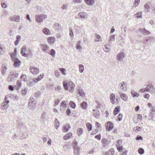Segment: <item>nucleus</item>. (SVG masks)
Listing matches in <instances>:
<instances>
[{
  "label": "nucleus",
  "instance_id": "1",
  "mask_svg": "<svg viewBox=\"0 0 155 155\" xmlns=\"http://www.w3.org/2000/svg\"><path fill=\"white\" fill-rule=\"evenodd\" d=\"M63 85L64 89L70 92H73L74 90L75 85L72 81H70L68 83L65 81H63Z\"/></svg>",
  "mask_w": 155,
  "mask_h": 155
},
{
  "label": "nucleus",
  "instance_id": "2",
  "mask_svg": "<svg viewBox=\"0 0 155 155\" xmlns=\"http://www.w3.org/2000/svg\"><path fill=\"white\" fill-rule=\"evenodd\" d=\"M18 75V74L15 71H11L8 77V79L10 82H12L15 80V78H17Z\"/></svg>",
  "mask_w": 155,
  "mask_h": 155
},
{
  "label": "nucleus",
  "instance_id": "3",
  "mask_svg": "<svg viewBox=\"0 0 155 155\" xmlns=\"http://www.w3.org/2000/svg\"><path fill=\"white\" fill-rule=\"evenodd\" d=\"M47 18V16L45 15H36V21L38 23H41Z\"/></svg>",
  "mask_w": 155,
  "mask_h": 155
},
{
  "label": "nucleus",
  "instance_id": "4",
  "mask_svg": "<svg viewBox=\"0 0 155 155\" xmlns=\"http://www.w3.org/2000/svg\"><path fill=\"white\" fill-rule=\"evenodd\" d=\"M119 92H125L127 90V84L124 81H123L118 85Z\"/></svg>",
  "mask_w": 155,
  "mask_h": 155
},
{
  "label": "nucleus",
  "instance_id": "5",
  "mask_svg": "<svg viewBox=\"0 0 155 155\" xmlns=\"http://www.w3.org/2000/svg\"><path fill=\"white\" fill-rule=\"evenodd\" d=\"M21 54L22 56L27 57L28 56V50L25 46H22L21 49Z\"/></svg>",
  "mask_w": 155,
  "mask_h": 155
},
{
  "label": "nucleus",
  "instance_id": "6",
  "mask_svg": "<svg viewBox=\"0 0 155 155\" xmlns=\"http://www.w3.org/2000/svg\"><path fill=\"white\" fill-rule=\"evenodd\" d=\"M146 90L147 92H153L154 94H155V88L152 84L147 85L146 87Z\"/></svg>",
  "mask_w": 155,
  "mask_h": 155
},
{
  "label": "nucleus",
  "instance_id": "7",
  "mask_svg": "<svg viewBox=\"0 0 155 155\" xmlns=\"http://www.w3.org/2000/svg\"><path fill=\"white\" fill-rule=\"evenodd\" d=\"M118 93L121 98L123 101H128V96L127 94L122 93L121 92H119Z\"/></svg>",
  "mask_w": 155,
  "mask_h": 155
},
{
  "label": "nucleus",
  "instance_id": "8",
  "mask_svg": "<svg viewBox=\"0 0 155 155\" xmlns=\"http://www.w3.org/2000/svg\"><path fill=\"white\" fill-rule=\"evenodd\" d=\"M41 49L44 53H48L50 50V48L48 45H40Z\"/></svg>",
  "mask_w": 155,
  "mask_h": 155
},
{
  "label": "nucleus",
  "instance_id": "9",
  "mask_svg": "<svg viewBox=\"0 0 155 155\" xmlns=\"http://www.w3.org/2000/svg\"><path fill=\"white\" fill-rule=\"evenodd\" d=\"M77 93L81 96L83 97L85 95V94L82 88L80 87H78L76 89Z\"/></svg>",
  "mask_w": 155,
  "mask_h": 155
},
{
  "label": "nucleus",
  "instance_id": "10",
  "mask_svg": "<svg viewBox=\"0 0 155 155\" xmlns=\"http://www.w3.org/2000/svg\"><path fill=\"white\" fill-rule=\"evenodd\" d=\"M29 69L31 72L33 74H37L39 72V70L37 68H35L34 66H31Z\"/></svg>",
  "mask_w": 155,
  "mask_h": 155
},
{
  "label": "nucleus",
  "instance_id": "11",
  "mask_svg": "<svg viewBox=\"0 0 155 155\" xmlns=\"http://www.w3.org/2000/svg\"><path fill=\"white\" fill-rule=\"evenodd\" d=\"M14 62L13 66L15 68H18L21 64V62L17 58L12 61Z\"/></svg>",
  "mask_w": 155,
  "mask_h": 155
},
{
  "label": "nucleus",
  "instance_id": "12",
  "mask_svg": "<svg viewBox=\"0 0 155 155\" xmlns=\"http://www.w3.org/2000/svg\"><path fill=\"white\" fill-rule=\"evenodd\" d=\"M124 55L125 53L123 52L119 53L117 56V60L119 61H122L123 58L124 57Z\"/></svg>",
  "mask_w": 155,
  "mask_h": 155
},
{
  "label": "nucleus",
  "instance_id": "13",
  "mask_svg": "<svg viewBox=\"0 0 155 155\" xmlns=\"http://www.w3.org/2000/svg\"><path fill=\"white\" fill-rule=\"evenodd\" d=\"M67 102V101H63L61 103V107L60 108L61 111H65L67 107V104L66 103Z\"/></svg>",
  "mask_w": 155,
  "mask_h": 155
},
{
  "label": "nucleus",
  "instance_id": "14",
  "mask_svg": "<svg viewBox=\"0 0 155 155\" xmlns=\"http://www.w3.org/2000/svg\"><path fill=\"white\" fill-rule=\"evenodd\" d=\"M20 19V17L18 15H14L10 17L9 18V19L10 21L16 22H19Z\"/></svg>",
  "mask_w": 155,
  "mask_h": 155
},
{
  "label": "nucleus",
  "instance_id": "15",
  "mask_svg": "<svg viewBox=\"0 0 155 155\" xmlns=\"http://www.w3.org/2000/svg\"><path fill=\"white\" fill-rule=\"evenodd\" d=\"M139 31H140L141 33L144 35H149L150 32L146 30L145 28H139Z\"/></svg>",
  "mask_w": 155,
  "mask_h": 155
},
{
  "label": "nucleus",
  "instance_id": "16",
  "mask_svg": "<svg viewBox=\"0 0 155 155\" xmlns=\"http://www.w3.org/2000/svg\"><path fill=\"white\" fill-rule=\"evenodd\" d=\"M9 102V101H6L5 102H2V110H4L7 109L8 107V104Z\"/></svg>",
  "mask_w": 155,
  "mask_h": 155
},
{
  "label": "nucleus",
  "instance_id": "17",
  "mask_svg": "<svg viewBox=\"0 0 155 155\" xmlns=\"http://www.w3.org/2000/svg\"><path fill=\"white\" fill-rule=\"evenodd\" d=\"M7 69L8 68L6 65L5 64L2 65V68L1 73L3 75L5 76L6 75V71Z\"/></svg>",
  "mask_w": 155,
  "mask_h": 155
},
{
  "label": "nucleus",
  "instance_id": "18",
  "mask_svg": "<svg viewBox=\"0 0 155 155\" xmlns=\"http://www.w3.org/2000/svg\"><path fill=\"white\" fill-rule=\"evenodd\" d=\"M73 148L74 149L75 155H79V151L80 150V147H78L77 145L76 147Z\"/></svg>",
  "mask_w": 155,
  "mask_h": 155
},
{
  "label": "nucleus",
  "instance_id": "19",
  "mask_svg": "<svg viewBox=\"0 0 155 155\" xmlns=\"http://www.w3.org/2000/svg\"><path fill=\"white\" fill-rule=\"evenodd\" d=\"M106 128L108 131H110L111 130L113 129V124L110 122H108L106 125Z\"/></svg>",
  "mask_w": 155,
  "mask_h": 155
},
{
  "label": "nucleus",
  "instance_id": "20",
  "mask_svg": "<svg viewBox=\"0 0 155 155\" xmlns=\"http://www.w3.org/2000/svg\"><path fill=\"white\" fill-rule=\"evenodd\" d=\"M43 74H41L39 75L36 78H34L33 79V81L35 82H38L41 80L43 78Z\"/></svg>",
  "mask_w": 155,
  "mask_h": 155
},
{
  "label": "nucleus",
  "instance_id": "21",
  "mask_svg": "<svg viewBox=\"0 0 155 155\" xmlns=\"http://www.w3.org/2000/svg\"><path fill=\"white\" fill-rule=\"evenodd\" d=\"M71 126L68 124H66L63 128V130L64 132H67L69 129L70 128Z\"/></svg>",
  "mask_w": 155,
  "mask_h": 155
},
{
  "label": "nucleus",
  "instance_id": "22",
  "mask_svg": "<svg viewBox=\"0 0 155 155\" xmlns=\"http://www.w3.org/2000/svg\"><path fill=\"white\" fill-rule=\"evenodd\" d=\"M78 15L82 18L87 19V14L84 12H79Z\"/></svg>",
  "mask_w": 155,
  "mask_h": 155
},
{
  "label": "nucleus",
  "instance_id": "23",
  "mask_svg": "<svg viewBox=\"0 0 155 155\" xmlns=\"http://www.w3.org/2000/svg\"><path fill=\"white\" fill-rule=\"evenodd\" d=\"M93 116L96 118H98L99 117V111L98 110L94 109L93 110Z\"/></svg>",
  "mask_w": 155,
  "mask_h": 155
},
{
  "label": "nucleus",
  "instance_id": "24",
  "mask_svg": "<svg viewBox=\"0 0 155 155\" xmlns=\"http://www.w3.org/2000/svg\"><path fill=\"white\" fill-rule=\"evenodd\" d=\"M101 142L104 147H105L107 146L108 141L105 138H103Z\"/></svg>",
  "mask_w": 155,
  "mask_h": 155
},
{
  "label": "nucleus",
  "instance_id": "25",
  "mask_svg": "<svg viewBox=\"0 0 155 155\" xmlns=\"http://www.w3.org/2000/svg\"><path fill=\"white\" fill-rule=\"evenodd\" d=\"M48 42L50 45H53L54 43L55 38L53 37H49L48 38Z\"/></svg>",
  "mask_w": 155,
  "mask_h": 155
},
{
  "label": "nucleus",
  "instance_id": "26",
  "mask_svg": "<svg viewBox=\"0 0 155 155\" xmlns=\"http://www.w3.org/2000/svg\"><path fill=\"white\" fill-rule=\"evenodd\" d=\"M121 140H118L117 141V150L119 151V152L120 151L123 150V147L121 146H120L119 144V142Z\"/></svg>",
  "mask_w": 155,
  "mask_h": 155
},
{
  "label": "nucleus",
  "instance_id": "27",
  "mask_svg": "<svg viewBox=\"0 0 155 155\" xmlns=\"http://www.w3.org/2000/svg\"><path fill=\"white\" fill-rule=\"evenodd\" d=\"M72 137V134L71 133L67 134L64 137V140H67L71 138Z\"/></svg>",
  "mask_w": 155,
  "mask_h": 155
},
{
  "label": "nucleus",
  "instance_id": "28",
  "mask_svg": "<svg viewBox=\"0 0 155 155\" xmlns=\"http://www.w3.org/2000/svg\"><path fill=\"white\" fill-rule=\"evenodd\" d=\"M115 95L114 94H111L110 95V98L112 104H114Z\"/></svg>",
  "mask_w": 155,
  "mask_h": 155
},
{
  "label": "nucleus",
  "instance_id": "29",
  "mask_svg": "<svg viewBox=\"0 0 155 155\" xmlns=\"http://www.w3.org/2000/svg\"><path fill=\"white\" fill-rule=\"evenodd\" d=\"M86 3L90 6L92 5L94 2V0H84Z\"/></svg>",
  "mask_w": 155,
  "mask_h": 155
},
{
  "label": "nucleus",
  "instance_id": "30",
  "mask_svg": "<svg viewBox=\"0 0 155 155\" xmlns=\"http://www.w3.org/2000/svg\"><path fill=\"white\" fill-rule=\"evenodd\" d=\"M110 49V46L109 45L106 44L104 45V50L105 52H108Z\"/></svg>",
  "mask_w": 155,
  "mask_h": 155
},
{
  "label": "nucleus",
  "instance_id": "31",
  "mask_svg": "<svg viewBox=\"0 0 155 155\" xmlns=\"http://www.w3.org/2000/svg\"><path fill=\"white\" fill-rule=\"evenodd\" d=\"M151 5V4L150 2H147L145 4L144 7L148 10H149L150 9Z\"/></svg>",
  "mask_w": 155,
  "mask_h": 155
},
{
  "label": "nucleus",
  "instance_id": "32",
  "mask_svg": "<svg viewBox=\"0 0 155 155\" xmlns=\"http://www.w3.org/2000/svg\"><path fill=\"white\" fill-rule=\"evenodd\" d=\"M81 107L83 109H85L87 107V103L85 101H83L81 103Z\"/></svg>",
  "mask_w": 155,
  "mask_h": 155
},
{
  "label": "nucleus",
  "instance_id": "33",
  "mask_svg": "<svg viewBox=\"0 0 155 155\" xmlns=\"http://www.w3.org/2000/svg\"><path fill=\"white\" fill-rule=\"evenodd\" d=\"M48 53L51 55V56L54 57L55 55L56 52L54 49H51L49 51Z\"/></svg>",
  "mask_w": 155,
  "mask_h": 155
},
{
  "label": "nucleus",
  "instance_id": "34",
  "mask_svg": "<svg viewBox=\"0 0 155 155\" xmlns=\"http://www.w3.org/2000/svg\"><path fill=\"white\" fill-rule=\"evenodd\" d=\"M21 37L19 35H18L16 36V39L15 41L14 42V44L15 46H17L19 43V41L21 39Z\"/></svg>",
  "mask_w": 155,
  "mask_h": 155
},
{
  "label": "nucleus",
  "instance_id": "35",
  "mask_svg": "<svg viewBox=\"0 0 155 155\" xmlns=\"http://www.w3.org/2000/svg\"><path fill=\"white\" fill-rule=\"evenodd\" d=\"M43 32L45 35H50L51 34L50 30L47 28H45L43 29Z\"/></svg>",
  "mask_w": 155,
  "mask_h": 155
},
{
  "label": "nucleus",
  "instance_id": "36",
  "mask_svg": "<svg viewBox=\"0 0 155 155\" xmlns=\"http://www.w3.org/2000/svg\"><path fill=\"white\" fill-rule=\"evenodd\" d=\"M16 85L15 88L17 90H19L21 86V81L18 80V81L16 83Z\"/></svg>",
  "mask_w": 155,
  "mask_h": 155
},
{
  "label": "nucleus",
  "instance_id": "37",
  "mask_svg": "<svg viewBox=\"0 0 155 155\" xmlns=\"http://www.w3.org/2000/svg\"><path fill=\"white\" fill-rule=\"evenodd\" d=\"M34 101V98L32 97H30L29 99L28 105L29 107H32V105Z\"/></svg>",
  "mask_w": 155,
  "mask_h": 155
},
{
  "label": "nucleus",
  "instance_id": "38",
  "mask_svg": "<svg viewBox=\"0 0 155 155\" xmlns=\"http://www.w3.org/2000/svg\"><path fill=\"white\" fill-rule=\"evenodd\" d=\"M131 94L133 97H138L140 95L138 93L136 92L134 90H133L131 91Z\"/></svg>",
  "mask_w": 155,
  "mask_h": 155
},
{
  "label": "nucleus",
  "instance_id": "39",
  "mask_svg": "<svg viewBox=\"0 0 155 155\" xmlns=\"http://www.w3.org/2000/svg\"><path fill=\"white\" fill-rule=\"evenodd\" d=\"M120 111V107L117 106L115 107L114 114V115H117Z\"/></svg>",
  "mask_w": 155,
  "mask_h": 155
},
{
  "label": "nucleus",
  "instance_id": "40",
  "mask_svg": "<svg viewBox=\"0 0 155 155\" xmlns=\"http://www.w3.org/2000/svg\"><path fill=\"white\" fill-rule=\"evenodd\" d=\"M151 38V37H147L144 38L143 40V43L144 44H147L148 42L149 39H150Z\"/></svg>",
  "mask_w": 155,
  "mask_h": 155
},
{
  "label": "nucleus",
  "instance_id": "41",
  "mask_svg": "<svg viewBox=\"0 0 155 155\" xmlns=\"http://www.w3.org/2000/svg\"><path fill=\"white\" fill-rule=\"evenodd\" d=\"M28 89L27 88H25L24 89L22 90H21V94L22 95H25L28 91Z\"/></svg>",
  "mask_w": 155,
  "mask_h": 155
},
{
  "label": "nucleus",
  "instance_id": "42",
  "mask_svg": "<svg viewBox=\"0 0 155 155\" xmlns=\"http://www.w3.org/2000/svg\"><path fill=\"white\" fill-rule=\"evenodd\" d=\"M79 71L81 73H82L84 70V66L82 64H80L79 66Z\"/></svg>",
  "mask_w": 155,
  "mask_h": 155
},
{
  "label": "nucleus",
  "instance_id": "43",
  "mask_svg": "<svg viewBox=\"0 0 155 155\" xmlns=\"http://www.w3.org/2000/svg\"><path fill=\"white\" fill-rule=\"evenodd\" d=\"M142 13L141 12H138L136 14L134 15V16L135 18H140L142 17Z\"/></svg>",
  "mask_w": 155,
  "mask_h": 155
},
{
  "label": "nucleus",
  "instance_id": "44",
  "mask_svg": "<svg viewBox=\"0 0 155 155\" xmlns=\"http://www.w3.org/2000/svg\"><path fill=\"white\" fill-rule=\"evenodd\" d=\"M86 127L89 131H91L92 128V126L90 123H87L86 124Z\"/></svg>",
  "mask_w": 155,
  "mask_h": 155
},
{
  "label": "nucleus",
  "instance_id": "45",
  "mask_svg": "<svg viewBox=\"0 0 155 155\" xmlns=\"http://www.w3.org/2000/svg\"><path fill=\"white\" fill-rule=\"evenodd\" d=\"M115 35H111L109 37V41L111 43L112 41H114L115 40Z\"/></svg>",
  "mask_w": 155,
  "mask_h": 155
},
{
  "label": "nucleus",
  "instance_id": "46",
  "mask_svg": "<svg viewBox=\"0 0 155 155\" xmlns=\"http://www.w3.org/2000/svg\"><path fill=\"white\" fill-rule=\"evenodd\" d=\"M54 122L55 127L56 128V129H57L59 126V121L58 119H56L55 120Z\"/></svg>",
  "mask_w": 155,
  "mask_h": 155
},
{
  "label": "nucleus",
  "instance_id": "47",
  "mask_svg": "<svg viewBox=\"0 0 155 155\" xmlns=\"http://www.w3.org/2000/svg\"><path fill=\"white\" fill-rule=\"evenodd\" d=\"M141 128L139 126H136L134 127L133 130L135 132H137L141 130Z\"/></svg>",
  "mask_w": 155,
  "mask_h": 155
},
{
  "label": "nucleus",
  "instance_id": "48",
  "mask_svg": "<svg viewBox=\"0 0 155 155\" xmlns=\"http://www.w3.org/2000/svg\"><path fill=\"white\" fill-rule=\"evenodd\" d=\"M69 104L71 107L73 109H74L76 107V105L75 103L73 101H71L69 102Z\"/></svg>",
  "mask_w": 155,
  "mask_h": 155
},
{
  "label": "nucleus",
  "instance_id": "49",
  "mask_svg": "<svg viewBox=\"0 0 155 155\" xmlns=\"http://www.w3.org/2000/svg\"><path fill=\"white\" fill-rule=\"evenodd\" d=\"M109 152L111 154V155H113L114 153V149L113 148L110 149L109 151L106 152V154H107V153L109 154Z\"/></svg>",
  "mask_w": 155,
  "mask_h": 155
},
{
  "label": "nucleus",
  "instance_id": "50",
  "mask_svg": "<svg viewBox=\"0 0 155 155\" xmlns=\"http://www.w3.org/2000/svg\"><path fill=\"white\" fill-rule=\"evenodd\" d=\"M83 129L82 128H79L77 130V133L79 136H80L83 133Z\"/></svg>",
  "mask_w": 155,
  "mask_h": 155
},
{
  "label": "nucleus",
  "instance_id": "51",
  "mask_svg": "<svg viewBox=\"0 0 155 155\" xmlns=\"http://www.w3.org/2000/svg\"><path fill=\"white\" fill-rule=\"evenodd\" d=\"M21 79L22 81H26L27 80L26 79V75L24 74H21Z\"/></svg>",
  "mask_w": 155,
  "mask_h": 155
},
{
  "label": "nucleus",
  "instance_id": "52",
  "mask_svg": "<svg viewBox=\"0 0 155 155\" xmlns=\"http://www.w3.org/2000/svg\"><path fill=\"white\" fill-rule=\"evenodd\" d=\"M138 152L140 154H143L144 153V150L142 148H139L138 150Z\"/></svg>",
  "mask_w": 155,
  "mask_h": 155
},
{
  "label": "nucleus",
  "instance_id": "53",
  "mask_svg": "<svg viewBox=\"0 0 155 155\" xmlns=\"http://www.w3.org/2000/svg\"><path fill=\"white\" fill-rule=\"evenodd\" d=\"M11 56L12 61L17 58L16 57V55L15 53L11 54Z\"/></svg>",
  "mask_w": 155,
  "mask_h": 155
},
{
  "label": "nucleus",
  "instance_id": "54",
  "mask_svg": "<svg viewBox=\"0 0 155 155\" xmlns=\"http://www.w3.org/2000/svg\"><path fill=\"white\" fill-rule=\"evenodd\" d=\"M4 50L2 47V45L1 44H0V57L1 55L3 54V53Z\"/></svg>",
  "mask_w": 155,
  "mask_h": 155
},
{
  "label": "nucleus",
  "instance_id": "55",
  "mask_svg": "<svg viewBox=\"0 0 155 155\" xmlns=\"http://www.w3.org/2000/svg\"><path fill=\"white\" fill-rule=\"evenodd\" d=\"M80 41H78V43L76 45V48L77 49L80 50L81 48V46L80 45Z\"/></svg>",
  "mask_w": 155,
  "mask_h": 155
},
{
  "label": "nucleus",
  "instance_id": "56",
  "mask_svg": "<svg viewBox=\"0 0 155 155\" xmlns=\"http://www.w3.org/2000/svg\"><path fill=\"white\" fill-rule=\"evenodd\" d=\"M60 71H61L62 74L64 75L66 74L65 71V69L64 68H60Z\"/></svg>",
  "mask_w": 155,
  "mask_h": 155
},
{
  "label": "nucleus",
  "instance_id": "57",
  "mask_svg": "<svg viewBox=\"0 0 155 155\" xmlns=\"http://www.w3.org/2000/svg\"><path fill=\"white\" fill-rule=\"evenodd\" d=\"M69 35L70 37H73L74 35L72 29L71 28H69Z\"/></svg>",
  "mask_w": 155,
  "mask_h": 155
},
{
  "label": "nucleus",
  "instance_id": "58",
  "mask_svg": "<svg viewBox=\"0 0 155 155\" xmlns=\"http://www.w3.org/2000/svg\"><path fill=\"white\" fill-rule=\"evenodd\" d=\"M122 114H119L117 117V120L118 121H120L122 119Z\"/></svg>",
  "mask_w": 155,
  "mask_h": 155
},
{
  "label": "nucleus",
  "instance_id": "59",
  "mask_svg": "<svg viewBox=\"0 0 155 155\" xmlns=\"http://www.w3.org/2000/svg\"><path fill=\"white\" fill-rule=\"evenodd\" d=\"M54 74L56 77H58L59 75V72L57 70H55L54 72Z\"/></svg>",
  "mask_w": 155,
  "mask_h": 155
},
{
  "label": "nucleus",
  "instance_id": "60",
  "mask_svg": "<svg viewBox=\"0 0 155 155\" xmlns=\"http://www.w3.org/2000/svg\"><path fill=\"white\" fill-rule=\"evenodd\" d=\"M68 6L67 4H66L62 5L61 6V8L63 10L66 9L67 8Z\"/></svg>",
  "mask_w": 155,
  "mask_h": 155
},
{
  "label": "nucleus",
  "instance_id": "61",
  "mask_svg": "<svg viewBox=\"0 0 155 155\" xmlns=\"http://www.w3.org/2000/svg\"><path fill=\"white\" fill-rule=\"evenodd\" d=\"M140 2V0H135L134 4L136 6H138Z\"/></svg>",
  "mask_w": 155,
  "mask_h": 155
},
{
  "label": "nucleus",
  "instance_id": "62",
  "mask_svg": "<svg viewBox=\"0 0 155 155\" xmlns=\"http://www.w3.org/2000/svg\"><path fill=\"white\" fill-rule=\"evenodd\" d=\"M69 145L68 144L66 143L64 145L63 147L64 149H67L69 148Z\"/></svg>",
  "mask_w": 155,
  "mask_h": 155
},
{
  "label": "nucleus",
  "instance_id": "63",
  "mask_svg": "<svg viewBox=\"0 0 155 155\" xmlns=\"http://www.w3.org/2000/svg\"><path fill=\"white\" fill-rule=\"evenodd\" d=\"M150 96L149 94H145L143 95L144 98L147 99H149Z\"/></svg>",
  "mask_w": 155,
  "mask_h": 155
},
{
  "label": "nucleus",
  "instance_id": "64",
  "mask_svg": "<svg viewBox=\"0 0 155 155\" xmlns=\"http://www.w3.org/2000/svg\"><path fill=\"white\" fill-rule=\"evenodd\" d=\"M151 110L152 113H154L155 114V107L153 106L152 108H150Z\"/></svg>",
  "mask_w": 155,
  "mask_h": 155
}]
</instances>
